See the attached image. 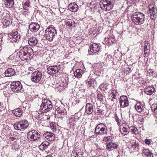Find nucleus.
<instances>
[{
    "label": "nucleus",
    "mask_w": 157,
    "mask_h": 157,
    "mask_svg": "<svg viewBox=\"0 0 157 157\" xmlns=\"http://www.w3.org/2000/svg\"><path fill=\"white\" fill-rule=\"evenodd\" d=\"M57 34L56 30L53 27H49L45 31L44 37L49 41H52L54 39L55 42L59 43L60 41V37H57Z\"/></svg>",
    "instance_id": "1"
},
{
    "label": "nucleus",
    "mask_w": 157,
    "mask_h": 157,
    "mask_svg": "<svg viewBox=\"0 0 157 157\" xmlns=\"http://www.w3.org/2000/svg\"><path fill=\"white\" fill-rule=\"evenodd\" d=\"M145 15L143 13L140 12H137L133 13L132 16V20L136 25H141L144 23Z\"/></svg>",
    "instance_id": "2"
},
{
    "label": "nucleus",
    "mask_w": 157,
    "mask_h": 157,
    "mask_svg": "<svg viewBox=\"0 0 157 157\" xmlns=\"http://www.w3.org/2000/svg\"><path fill=\"white\" fill-rule=\"evenodd\" d=\"M101 8L106 11H109L113 7V0H101L100 3Z\"/></svg>",
    "instance_id": "3"
},
{
    "label": "nucleus",
    "mask_w": 157,
    "mask_h": 157,
    "mask_svg": "<svg viewBox=\"0 0 157 157\" xmlns=\"http://www.w3.org/2000/svg\"><path fill=\"white\" fill-rule=\"evenodd\" d=\"M95 133L99 135H104L108 133V129L105 125L101 123L98 124L95 128Z\"/></svg>",
    "instance_id": "4"
},
{
    "label": "nucleus",
    "mask_w": 157,
    "mask_h": 157,
    "mask_svg": "<svg viewBox=\"0 0 157 157\" xmlns=\"http://www.w3.org/2000/svg\"><path fill=\"white\" fill-rule=\"evenodd\" d=\"M41 136L40 133L35 130L29 131L27 134V137L31 141H35L40 138Z\"/></svg>",
    "instance_id": "5"
},
{
    "label": "nucleus",
    "mask_w": 157,
    "mask_h": 157,
    "mask_svg": "<svg viewBox=\"0 0 157 157\" xmlns=\"http://www.w3.org/2000/svg\"><path fill=\"white\" fill-rule=\"evenodd\" d=\"M15 129L23 131L29 126L28 121L26 120H23L16 122L13 125Z\"/></svg>",
    "instance_id": "6"
},
{
    "label": "nucleus",
    "mask_w": 157,
    "mask_h": 157,
    "mask_svg": "<svg viewBox=\"0 0 157 157\" xmlns=\"http://www.w3.org/2000/svg\"><path fill=\"white\" fill-rule=\"evenodd\" d=\"M28 46H25L23 47L19 52V56L20 59L23 61H27L31 57L28 55Z\"/></svg>",
    "instance_id": "7"
},
{
    "label": "nucleus",
    "mask_w": 157,
    "mask_h": 157,
    "mask_svg": "<svg viewBox=\"0 0 157 157\" xmlns=\"http://www.w3.org/2000/svg\"><path fill=\"white\" fill-rule=\"evenodd\" d=\"M42 77V73L39 71H34L32 74L31 80L34 83H37L39 82Z\"/></svg>",
    "instance_id": "8"
},
{
    "label": "nucleus",
    "mask_w": 157,
    "mask_h": 157,
    "mask_svg": "<svg viewBox=\"0 0 157 157\" xmlns=\"http://www.w3.org/2000/svg\"><path fill=\"white\" fill-rule=\"evenodd\" d=\"M148 7L151 19L152 20L155 19L157 17V7L152 4L149 5Z\"/></svg>",
    "instance_id": "9"
},
{
    "label": "nucleus",
    "mask_w": 157,
    "mask_h": 157,
    "mask_svg": "<svg viewBox=\"0 0 157 157\" xmlns=\"http://www.w3.org/2000/svg\"><path fill=\"white\" fill-rule=\"evenodd\" d=\"M10 85L11 90L13 92L20 90L22 88L21 83L18 81L13 82L11 83Z\"/></svg>",
    "instance_id": "10"
},
{
    "label": "nucleus",
    "mask_w": 157,
    "mask_h": 157,
    "mask_svg": "<svg viewBox=\"0 0 157 157\" xmlns=\"http://www.w3.org/2000/svg\"><path fill=\"white\" fill-rule=\"evenodd\" d=\"M60 69V67L59 65L50 66L47 68V72L49 75L55 74L58 72Z\"/></svg>",
    "instance_id": "11"
},
{
    "label": "nucleus",
    "mask_w": 157,
    "mask_h": 157,
    "mask_svg": "<svg viewBox=\"0 0 157 157\" xmlns=\"http://www.w3.org/2000/svg\"><path fill=\"white\" fill-rule=\"evenodd\" d=\"M120 104L121 107V108H125L128 105V100L126 96H122L120 97Z\"/></svg>",
    "instance_id": "12"
},
{
    "label": "nucleus",
    "mask_w": 157,
    "mask_h": 157,
    "mask_svg": "<svg viewBox=\"0 0 157 157\" xmlns=\"http://www.w3.org/2000/svg\"><path fill=\"white\" fill-rule=\"evenodd\" d=\"M50 145V144L48 142L44 141L39 146V149L42 151H48L51 148Z\"/></svg>",
    "instance_id": "13"
},
{
    "label": "nucleus",
    "mask_w": 157,
    "mask_h": 157,
    "mask_svg": "<svg viewBox=\"0 0 157 157\" xmlns=\"http://www.w3.org/2000/svg\"><path fill=\"white\" fill-rule=\"evenodd\" d=\"M90 52L95 53L100 51L101 48L98 44L94 43L90 46Z\"/></svg>",
    "instance_id": "14"
},
{
    "label": "nucleus",
    "mask_w": 157,
    "mask_h": 157,
    "mask_svg": "<svg viewBox=\"0 0 157 157\" xmlns=\"http://www.w3.org/2000/svg\"><path fill=\"white\" fill-rule=\"evenodd\" d=\"M30 30L33 32H36L40 28L39 25L37 23H31L29 27Z\"/></svg>",
    "instance_id": "15"
},
{
    "label": "nucleus",
    "mask_w": 157,
    "mask_h": 157,
    "mask_svg": "<svg viewBox=\"0 0 157 157\" xmlns=\"http://www.w3.org/2000/svg\"><path fill=\"white\" fill-rule=\"evenodd\" d=\"M43 136L49 141H53L55 139V135L50 132H47L44 133L43 135Z\"/></svg>",
    "instance_id": "16"
},
{
    "label": "nucleus",
    "mask_w": 157,
    "mask_h": 157,
    "mask_svg": "<svg viewBox=\"0 0 157 157\" xmlns=\"http://www.w3.org/2000/svg\"><path fill=\"white\" fill-rule=\"evenodd\" d=\"M85 112L87 114L90 115L94 111V107L92 104L87 103L85 106Z\"/></svg>",
    "instance_id": "17"
},
{
    "label": "nucleus",
    "mask_w": 157,
    "mask_h": 157,
    "mask_svg": "<svg viewBox=\"0 0 157 157\" xmlns=\"http://www.w3.org/2000/svg\"><path fill=\"white\" fill-rule=\"evenodd\" d=\"M10 36V41L12 42H16L20 38V36L18 34L17 32L12 33Z\"/></svg>",
    "instance_id": "18"
},
{
    "label": "nucleus",
    "mask_w": 157,
    "mask_h": 157,
    "mask_svg": "<svg viewBox=\"0 0 157 157\" xmlns=\"http://www.w3.org/2000/svg\"><path fill=\"white\" fill-rule=\"evenodd\" d=\"M69 9L73 12H76L78 9V6L76 3L74 2L70 3L68 6Z\"/></svg>",
    "instance_id": "19"
},
{
    "label": "nucleus",
    "mask_w": 157,
    "mask_h": 157,
    "mask_svg": "<svg viewBox=\"0 0 157 157\" xmlns=\"http://www.w3.org/2000/svg\"><path fill=\"white\" fill-rule=\"evenodd\" d=\"M15 73V71L11 68L7 69L4 73L5 76L7 77L13 76Z\"/></svg>",
    "instance_id": "20"
},
{
    "label": "nucleus",
    "mask_w": 157,
    "mask_h": 157,
    "mask_svg": "<svg viewBox=\"0 0 157 157\" xmlns=\"http://www.w3.org/2000/svg\"><path fill=\"white\" fill-rule=\"evenodd\" d=\"M155 91V88L152 86H149L144 89V92L147 95H151Z\"/></svg>",
    "instance_id": "21"
},
{
    "label": "nucleus",
    "mask_w": 157,
    "mask_h": 157,
    "mask_svg": "<svg viewBox=\"0 0 157 157\" xmlns=\"http://www.w3.org/2000/svg\"><path fill=\"white\" fill-rule=\"evenodd\" d=\"M23 111L20 108L16 109L12 111V113L17 117H20L23 113Z\"/></svg>",
    "instance_id": "22"
},
{
    "label": "nucleus",
    "mask_w": 157,
    "mask_h": 157,
    "mask_svg": "<svg viewBox=\"0 0 157 157\" xmlns=\"http://www.w3.org/2000/svg\"><path fill=\"white\" fill-rule=\"evenodd\" d=\"M144 105L140 102L136 103L135 105V109L138 113L141 112L144 109Z\"/></svg>",
    "instance_id": "23"
},
{
    "label": "nucleus",
    "mask_w": 157,
    "mask_h": 157,
    "mask_svg": "<svg viewBox=\"0 0 157 157\" xmlns=\"http://www.w3.org/2000/svg\"><path fill=\"white\" fill-rule=\"evenodd\" d=\"M37 43L38 41L35 37H31L29 40V44L31 46H34L37 44Z\"/></svg>",
    "instance_id": "24"
},
{
    "label": "nucleus",
    "mask_w": 157,
    "mask_h": 157,
    "mask_svg": "<svg viewBox=\"0 0 157 157\" xmlns=\"http://www.w3.org/2000/svg\"><path fill=\"white\" fill-rule=\"evenodd\" d=\"M118 145L113 142H109L107 145V148L109 150H112L116 149L118 147Z\"/></svg>",
    "instance_id": "25"
},
{
    "label": "nucleus",
    "mask_w": 157,
    "mask_h": 157,
    "mask_svg": "<svg viewBox=\"0 0 157 157\" xmlns=\"http://www.w3.org/2000/svg\"><path fill=\"white\" fill-rule=\"evenodd\" d=\"M4 4L7 7L10 8L13 5V0H4Z\"/></svg>",
    "instance_id": "26"
},
{
    "label": "nucleus",
    "mask_w": 157,
    "mask_h": 157,
    "mask_svg": "<svg viewBox=\"0 0 157 157\" xmlns=\"http://www.w3.org/2000/svg\"><path fill=\"white\" fill-rule=\"evenodd\" d=\"M46 99H44L42 101V103L40 106V109L42 110L43 113H46L47 111V105L46 101H45Z\"/></svg>",
    "instance_id": "27"
},
{
    "label": "nucleus",
    "mask_w": 157,
    "mask_h": 157,
    "mask_svg": "<svg viewBox=\"0 0 157 157\" xmlns=\"http://www.w3.org/2000/svg\"><path fill=\"white\" fill-rule=\"evenodd\" d=\"M129 129V131L131 132L132 134L137 135L139 133L138 130L137 128L133 126H132L128 127Z\"/></svg>",
    "instance_id": "28"
},
{
    "label": "nucleus",
    "mask_w": 157,
    "mask_h": 157,
    "mask_svg": "<svg viewBox=\"0 0 157 157\" xmlns=\"http://www.w3.org/2000/svg\"><path fill=\"white\" fill-rule=\"evenodd\" d=\"M143 153L144 155H145L147 157H153V154L148 149H144L143 150Z\"/></svg>",
    "instance_id": "29"
},
{
    "label": "nucleus",
    "mask_w": 157,
    "mask_h": 157,
    "mask_svg": "<svg viewBox=\"0 0 157 157\" xmlns=\"http://www.w3.org/2000/svg\"><path fill=\"white\" fill-rule=\"evenodd\" d=\"M83 74V72L81 69H78L74 72V75L75 77L80 78Z\"/></svg>",
    "instance_id": "30"
},
{
    "label": "nucleus",
    "mask_w": 157,
    "mask_h": 157,
    "mask_svg": "<svg viewBox=\"0 0 157 157\" xmlns=\"http://www.w3.org/2000/svg\"><path fill=\"white\" fill-rule=\"evenodd\" d=\"M88 85L90 87H94L96 86V81L94 78H92L88 81Z\"/></svg>",
    "instance_id": "31"
},
{
    "label": "nucleus",
    "mask_w": 157,
    "mask_h": 157,
    "mask_svg": "<svg viewBox=\"0 0 157 157\" xmlns=\"http://www.w3.org/2000/svg\"><path fill=\"white\" fill-rule=\"evenodd\" d=\"M45 101L47 102V112L52 109L53 105L50 101L46 100H45Z\"/></svg>",
    "instance_id": "32"
},
{
    "label": "nucleus",
    "mask_w": 157,
    "mask_h": 157,
    "mask_svg": "<svg viewBox=\"0 0 157 157\" xmlns=\"http://www.w3.org/2000/svg\"><path fill=\"white\" fill-rule=\"evenodd\" d=\"M71 157H82V154L81 153H77L75 151H74L71 154Z\"/></svg>",
    "instance_id": "33"
},
{
    "label": "nucleus",
    "mask_w": 157,
    "mask_h": 157,
    "mask_svg": "<svg viewBox=\"0 0 157 157\" xmlns=\"http://www.w3.org/2000/svg\"><path fill=\"white\" fill-rule=\"evenodd\" d=\"M28 55L29 56H30L31 57L29 58V59H31L33 58V56L34 55V52L32 49L30 47L28 46Z\"/></svg>",
    "instance_id": "34"
},
{
    "label": "nucleus",
    "mask_w": 157,
    "mask_h": 157,
    "mask_svg": "<svg viewBox=\"0 0 157 157\" xmlns=\"http://www.w3.org/2000/svg\"><path fill=\"white\" fill-rule=\"evenodd\" d=\"M151 109L153 112L157 114V104H152L151 107Z\"/></svg>",
    "instance_id": "35"
},
{
    "label": "nucleus",
    "mask_w": 157,
    "mask_h": 157,
    "mask_svg": "<svg viewBox=\"0 0 157 157\" xmlns=\"http://www.w3.org/2000/svg\"><path fill=\"white\" fill-rule=\"evenodd\" d=\"M120 131L121 133L124 135H127L129 132V131H128V129L126 127H123V128H121Z\"/></svg>",
    "instance_id": "36"
},
{
    "label": "nucleus",
    "mask_w": 157,
    "mask_h": 157,
    "mask_svg": "<svg viewBox=\"0 0 157 157\" xmlns=\"http://www.w3.org/2000/svg\"><path fill=\"white\" fill-rule=\"evenodd\" d=\"M75 23L74 21H70L67 22V25L69 27H74L75 26Z\"/></svg>",
    "instance_id": "37"
},
{
    "label": "nucleus",
    "mask_w": 157,
    "mask_h": 157,
    "mask_svg": "<svg viewBox=\"0 0 157 157\" xmlns=\"http://www.w3.org/2000/svg\"><path fill=\"white\" fill-rule=\"evenodd\" d=\"M105 60L106 61V62H108L111 59V56L110 55H108L107 54H106L105 55Z\"/></svg>",
    "instance_id": "38"
},
{
    "label": "nucleus",
    "mask_w": 157,
    "mask_h": 157,
    "mask_svg": "<svg viewBox=\"0 0 157 157\" xmlns=\"http://www.w3.org/2000/svg\"><path fill=\"white\" fill-rule=\"evenodd\" d=\"M98 99L101 101H103V96L101 93H98L97 96Z\"/></svg>",
    "instance_id": "39"
},
{
    "label": "nucleus",
    "mask_w": 157,
    "mask_h": 157,
    "mask_svg": "<svg viewBox=\"0 0 157 157\" xmlns=\"http://www.w3.org/2000/svg\"><path fill=\"white\" fill-rule=\"evenodd\" d=\"M115 119L117 123L119 125L121 123V120H120L118 117L116 115L115 116Z\"/></svg>",
    "instance_id": "40"
},
{
    "label": "nucleus",
    "mask_w": 157,
    "mask_h": 157,
    "mask_svg": "<svg viewBox=\"0 0 157 157\" xmlns=\"http://www.w3.org/2000/svg\"><path fill=\"white\" fill-rule=\"evenodd\" d=\"M112 139V138L111 136H108L107 137H105L104 138V139L107 141H110Z\"/></svg>",
    "instance_id": "41"
},
{
    "label": "nucleus",
    "mask_w": 157,
    "mask_h": 157,
    "mask_svg": "<svg viewBox=\"0 0 157 157\" xmlns=\"http://www.w3.org/2000/svg\"><path fill=\"white\" fill-rule=\"evenodd\" d=\"M145 143L148 145H149L151 143V140L148 139H146L144 140Z\"/></svg>",
    "instance_id": "42"
},
{
    "label": "nucleus",
    "mask_w": 157,
    "mask_h": 157,
    "mask_svg": "<svg viewBox=\"0 0 157 157\" xmlns=\"http://www.w3.org/2000/svg\"><path fill=\"white\" fill-rule=\"evenodd\" d=\"M143 50H144L145 56H146V54L147 53V52H146V51H147L148 50L147 45L145 44Z\"/></svg>",
    "instance_id": "43"
},
{
    "label": "nucleus",
    "mask_w": 157,
    "mask_h": 157,
    "mask_svg": "<svg viewBox=\"0 0 157 157\" xmlns=\"http://www.w3.org/2000/svg\"><path fill=\"white\" fill-rule=\"evenodd\" d=\"M35 116L36 118H39L41 116H42L41 113H40V114L39 113H37V112H36V114Z\"/></svg>",
    "instance_id": "44"
},
{
    "label": "nucleus",
    "mask_w": 157,
    "mask_h": 157,
    "mask_svg": "<svg viewBox=\"0 0 157 157\" xmlns=\"http://www.w3.org/2000/svg\"><path fill=\"white\" fill-rule=\"evenodd\" d=\"M51 128L53 129V130L54 131H56V127L55 126L52 124V125H51Z\"/></svg>",
    "instance_id": "45"
},
{
    "label": "nucleus",
    "mask_w": 157,
    "mask_h": 157,
    "mask_svg": "<svg viewBox=\"0 0 157 157\" xmlns=\"http://www.w3.org/2000/svg\"><path fill=\"white\" fill-rule=\"evenodd\" d=\"M4 106L0 103V112L2 111V110L4 109Z\"/></svg>",
    "instance_id": "46"
},
{
    "label": "nucleus",
    "mask_w": 157,
    "mask_h": 157,
    "mask_svg": "<svg viewBox=\"0 0 157 157\" xmlns=\"http://www.w3.org/2000/svg\"><path fill=\"white\" fill-rule=\"evenodd\" d=\"M114 99H113V98H112L111 100V104H112V105H113L114 104Z\"/></svg>",
    "instance_id": "47"
},
{
    "label": "nucleus",
    "mask_w": 157,
    "mask_h": 157,
    "mask_svg": "<svg viewBox=\"0 0 157 157\" xmlns=\"http://www.w3.org/2000/svg\"><path fill=\"white\" fill-rule=\"evenodd\" d=\"M71 119L72 120L74 121H75V117H71Z\"/></svg>",
    "instance_id": "48"
},
{
    "label": "nucleus",
    "mask_w": 157,
    "mask_h": 157,
    "mask_svg": "<svg viewBox=\"0 0 157 157\" xmlns=\"http://www.w3.org/2000/svg\"><path fill=\"white\" fill-rule=\"evenodd\" d=\"M112 98L113 99H115L116 95L114 94H113L112 95Z\"/></svg>",
    "instance_id": "49"
},
{
    "label": "nucleus",
    "mask_w": 157,
    "mask_h": 157,
    "mask_svg": "<svg viewBox=\"0 0 157 157\" xmlns=\"http://www.w3.org/2000/svg\"><path fill=\"white\" fill-rule=\"evenodd\" d=\"M63 111H62V112H63V113H64V112L65 111V110H63Z\"/></svg>",
    "instance_id": "50"
}]
</instances>
